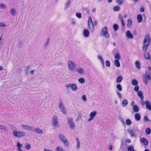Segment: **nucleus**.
Instances as JSON below:
<instances>
[{"label": "nucleus", "instance_id": "1", "mask_svg": "<svg viewBox=\"0 0 151 151\" xmlns=\"http://www.w3.org/2000/svg\"><path fill=\"white\" fill-rule=\"evenodd\" d=\"M150 42V38L148 34H147L144 39L143 42L142 50H146L148 47Z\"/></svg>", "mask_w": 151, "mask_h": 151}, {"label": "nucleus", "instance_id": "2", "mask_svg": "<svg viewBox=\"0 0 151 151\" xmlns=\"http://www.w3.org/2000/svg\"><path fill=\"white\" fill-rule=\"evenodd\" d=\"M67 64L68 69L70 71H73L76 67V63L70 60L68 61Z\"/></svg>", "mask_w": 151, "mask_h": 151}, {"label": "nucleus", "instance_id": "3", "mask_svg": "<svg viewBox=\"0 0 151 151\" xmlns=\"http://www.w3.org/2000/svg\"><path fill=\"white\" fill-rule=\"evenodd\" d=\"M12 133L14 136L18 137H22L26 135L24 132L16 130H13Z\"/></svg>", "mask_w": 151, "mask_h": 151}, {"label": "nucleus", "instance_id": "4", "mask_svg": "<svg viewBox=\"0 0 151 151\" xmlns=\"http://www.w3.org/2000/svg\"><path fill=\"white\" fill-rule=\"evenodd\" d=\"M65 87L67 88H70L73 91H76L78 89L76 83H71L67 84L65 85Z\"/></svg>", "mask_w": 151, "mask_h": 151}, {"label": "nucleus", "instance_id": "5", "mask_svg": "<svg viewBox=\"0 0 151 151\" xmlns=\"http://www.w3.org/2000/svg\"><path fill=\"white\" fill-rule=\"evenodd\" d=\"M101 35L106 38H108L109 37V35L108 32V28L106 27H104L102 28Z\"/></svg>", "mask_w": 151, "mask_h": 151}, {"label": "nucleus", "instance_id": "6", "mask_svg": "<svg viewBox=\"0 0 151 151\" xmlns=\"http://www.w3.org/2000/svg\"><path fill=\"white\" fill-rule=\"evenodd\" d=\"M151 79L150 74L149 71L146 72L145 74L143 76V81L145 84H146L148 83V81Z\"/></svg>", "mask_w": 151, "mask_h": 151}, {"label": "nucleus", "instance_id": "7", "mask_svg": "<svg viewBox=\"0 0 151 151\" xmlns=\"http://www.w3.org/2000/svg\"><path fill=\"white\" fill-rule=\"evenodd\" d=\"M59 138L65 146H68V143L67 140L63 135L59 134Z\"/></svg>", "mask_w": 151, "mask_h": 151}, {"label": "nucleus", "instance_id": "8", "mask_svg": "<svg viewBox=\"0 0 151 151\" xmlns=\"http://www.w3.org/2000/svg\"><path fill=\"white\" fill-rule=\"evenodd\" d=\"M88 25L89 29L92 31H93L94 29V25L92 22V19L91 17H88Z\"/></svg>", "mask_w": 151, "mask_h": 151}, {"label": "nucleus", "instance_id": "9", "mask_svg": "<svg viewBox=\"0 0 151 151\" xmlns=\"http://www.w3.org/2000/svg\"><path fill=\"white\" fill-rule=\"evenodd\" d=\"M67 122L70 129H73L74 128L75 125V124L73 122V120L72 118H67Z\"/></svg>", "mask_w": 151, "mask_h": 151}, {"label": "nucleus", "instance_id": "10", "mask_svg": "<svg viewBox=\"0 0 151 151\" xmlns=\"http://www.w3.org/2000/svg\"><path fill=\"white\" fill-rule=\"evenodd\" d=\"M52 124L54 127H56L59 126L57 121V118L56 116H54L52 117Z\"/></svg>", "mask_w": 151, "mask_h": 151}, {"label": "nucleus", "instance_id": "11", "mask_svg": "<svg viewBox=\"0 0 151 151\" xmlns=\"http://www.w3.org/2000/svg\"><path fill=\"white\" fill-rule=\"evenodd\" d=\"M59 106L62 113L63 114H66V111L64 105L62 102H59Z\"/></svg>", "mask_w": 151, "mask_h": 151}, {"label": "nucleus", "instance_id": "12", "mask_svg": "<svg viewBox=\"0 0 151 151\" xmlns=\"http://www.w3.org/2000/svg\"><path fill=\"white\" fill-rule=\"evenodd\" d=\"M97 112L95 111H94L91 112L89 115V118L88 119V121L90 122L92 120L93 118L96 115Z\"/></svg>", "mask_w": 151, "mask_h": 151}, {"label": "nucleus", "instance_id": "13", "mask_svg": "<svg viewBox=\"0 0 151 151\" xmlns=\"http://www.w3.org/2000/svg\"><path fill=\"white\" fill-rule=\"evenodd\" d=\"M82 117H83L84 119H86V116H85L82 115L81 113H78V115L76 119V122L78 121L79 120L81 119V121L83 122V120Z\"/></svg>", "mask_w": 151, "mask_h": 151}, {"label": "nucleus", "instance_id": "14", "mask_svg": "<svg viewBox=\"0 0 151 151\" xmlns=\"http://www.w3.org/2000/svg\"><path fill=\"white\" fill-rule=\"evenodd\" d=\"M10 12L11 14L13 16L18 15V12L14 8H12L10 9Z\"/></svg>", "mask_w": 151, "mask_h": 151}, {"label": "nucleus", "instance_id": "15", "mask_svg": "<svg viewBox=\"0 0 151 151\" xmlns=\"http://www.w3.org/2000/svg\"><path fill=\"white\" fill-rule=\"evenodd\" d=\"M21 128L23 129L27 130L29 131H32V127L30 126L24 124H22L21 126Z\"/></svg>", "mask_w": 151, "mask_h": 151}, {"label": "nucleus", "instance_id": "16", "mask_svg": "<svg viewBox=\"0 0 151 151\" xmlns=\"http://www.w3.org/2000/svg\"><path fill=\"white\" fill-rule=\"evenodd\" d=\"M76 71L79 74H83L85 73L84 70L82 68L79 67L76 69Z\"/></svg>", "mask_w": 151, "mask_h": 151}, {"label": "nucleus", "instance_id": "17", "mask_svg": "<svg viewBox=\"0 0 151 151\" xmlns=\"http://www.w3.org/2000/svg\"><path fill=\"white\" fill-rule=\"evenodd\" d=\"M140 142L141 143L145 146H147L149 144L148 141L145 138H142L140 139Z\"/></svg>", "mask_w": 151, "mask_h": 151}, {"label": "nucleus", "instance_id": "18", "mask_svg": "<svg viewBox=\"0 0 151 151\" xmlns=\"http://www.w3.org/2000/svg\"><path fill=\"white\" fill-rule=\"evenodd\" d=\"M90 34V32L88 30L86 29H84L83 32V35L85 37H88Z\"/></svg>", "mask_w": 151, "mask_h": 151}, {"label": "nucleus", "instance_id": "19", "mask_svg": "<svg viewBox=\"0 0 151 151\" xmlns=\"http://www.w3.org/2000/svg\"><path fill=\"white\" fill-rule=\"evenodd\" d=\"M98 59L100 61L102 65V68H104V62L102 56L100 55H98L97 56Z\"/></svg>", "mask_w": 151, "mask_h": 151}, {"label": "nucleus", "instance_id": "20", "mask_svg": "<svg viewBox=\"0 0 151 151\" xmlns=\"http://www.w3.org/2000/svg\"><path fill=\"white\" fill-rule=\"evenodd\" d=\"M118 19L121 21L122 25V27H124V21L123 19V17L120 14H119L118 15Z\"/></svg>", "mask_w": 151, "mask_h": 151}, {"label": "nucleus", "instance_id": "21", "mask_svg": "<svg viewBox=\"0 0 151 151\" xmlns=\"http://www.w3.org/2000/svg\"><path fill=\"white\" fill-rule=\"evenodd\" d=\"M134 117L136 121H139L140 120L141 116L139 113H137L134 114Z\"/></svg>", "mask_w": 151, "mask_h": 151}, {"label": "nucleus", "instance_id": "22", "mask_svg": "<svg viewBox=\"0 0 151 151\" xmlns=\"http://www.w3.org/2000/svg\"><path fill=\"white\" fill-rule=\"evenodd\" d=\"M126 35L129 38L132 39L133 38V35L129 30L127 31L126 32Z\"/></svg>", "mask_w": 151, "mask_h": 151}, {"label": "nucleus", "instance_id": "23", "mask_svg": "<svg viewBox=\"0 0 151 151\" xmlns=\"http://www.w3.org/2000/svg\"><path fill=\"white\" fill-rule=\"evenodd\" d=\"M17 149L18 151H21L22 150L21 148L22 147V145L19 142H17Z\"/></svg>", "mask_w": 151, "mask_h": 151}, {"label": "nucleus", "instance_id": "24", "mask_svg": "<svg viewBox=\"0 0 151 151\" xmlns=\"http://www.w3.org/2000/svg\"><path fill=\"white\" fill-rule=\"evenodd\" d=\"M146 108L149 110H151V105L150 102L148 101H146L145 102Z\"/></svg>", "mask_w": 151, "mask_h": 151}, {"label": "nucleus", "instance_id": "25", "mask_svg": "<svg viewBox=\"0 0 151 151\" xmlns=\"http://www.w3.org/2000/svg\"><path fill=\"white\" fill-rule=\"evenodd\" d=\"M144 56L145 58L146 59L149 60L151 59V58L149 56V53L148 52H145L144 53Z\"/></svg>", "mask_w": 151, "mask_h": 151}, {"label": "nucleus", "instance_id": "26", "mask_svg": "<svg viewBox=\"0 0 151 151\" xmlns=\"http://www.w3.org/2000/svg\"><path fill=\"white\" fill-rule=\"evenodd\" d=\"M114 58L115 60H120L121 59L120 55L119 53H117L114 55Z\"/></svg>", "mask_w": 151, "mask_h": 151}, {"label": "nucleus", "instance_id": "27", "mask_svg": "<svg viewBox=\"0 0 151 151\" xmlns=\"http://www.w3.org/2000/svg\"><path fill=\"white\" fill-rule=\"evenodd\" d=\"M121 9V7L119 6H114L113 8V11L114 12H117L119 11Z\"/></svg>", "mask_w": 151, "mask_h": 151}, {"label": "nucleus", "instance_id": "28", "mask_svg": "<svg viewBox=\"0 0 151 151\" xmlns=\"http://www.w3.org/2000/svg\"><path fill=\"white\" fill-rule=\"evenodd\" d=\"M71 1L70 0H68L65 4V9H66L68 8L70 4Z\"/></svg>", "mask_w": 151, "mask_h": 151}, {"label": "nucleus", "instance_id": "29", "mask_svg": "<svg viewBox=\"0 0 151 151\" xmlns=\"http://www.w3.org/2000/svg\"><path fill=\"white\" fill-rule=\"evenodd\" d=\"M132 109H133V111L134 112H137L139 111V108L137 105L133 106V107H132Z\"/></svg>", "mask_w": 151, "mask_h": 151}, {"label": "nucleus", "instance_id": "30", "mask_svg": "<svg viewBox=\"0 0 151 151\" xmlns=\"http://www.w3.org/2000/svg\"><path fill=\"white\" fill-rule=\"evenodd\" d=\"M137 95L142 100L143 99L144 97L141 91H139L137 92Z\"/></svg>", "mask_w": 151, "mask_h": 151}, {"label": "nucleus", "instance_id": "31", "mask_svg": "<svg viewBox=\"0 0 151 151\" xmlns=\"http://www.w3.org/2000/svg\"><path fill=\"white\" fill-rule=\"evenodd\" d=\"M131 83L132 85L135 86L138 84V82L136 79H134L132 80Z\"/></svg>", "mask_w": 151, "mask_h": 151}, {"label": "nucleus", "instance_id": "32", "mask_svg": "<svg viewBox=\"0 0 151 151\" xmlns=\"http://www.w3.org/2000/svg\"><path fill=\"white\" fill-rule=\"evenodd\" d=\"M132 21L131 19H129L127 21V26L128 28H130L131 27Z\"/></svg>", "mask_w": 151, "mask_h": 151}, {"label": "nucleus", "instance_id": "33", "mask_svg": "<svg viewBox=\"0 0 151 151\" xmlns=\"http://www.w3.org/2000/svg\"><path fill=\"white\" fill-rule=\"evenodd\" d=\"M114 64L115 66L117 67H119L120 66V63L118 60H115L114 61Z\"/></svg>", "mask_w": 151, "mask_h": 151}, {"label": "nucleus", "instance_id": "34", "mask_svg": "<svg viewBox=\"0 0 151 151\" xmlns=\"http://www.w3.org/2000/svg\"><path fill=\"white\" fill-rule=\"evenodd\" d=\"M137 19L139 23H140L142 21V17L140 14H139L137 16Z\"/></svg>", "mask_w": 151, "mask_h": 151}, {"label": "nucleus", "instance_id": "35", "mask_svg": "<svg viewBox=\"0 0 151 151\" xmlns=\"http://www.w3.org/2000/svg\"><path fill=\"white\" fill-rule=\"evenodd\" d=\"M78 81L79 83L83 84L85 82V79L84 78H81L78 79Z\"/></svg>", "mask_w": 151, "mask_h": 151}, {"label": "nucleus", "instance_id": "36", "mask_svg": "<svg viewBox=\"0 0 151 151\" xmlns=\"http://www.w3.org/2000/svg\"><path fill=\"white\" fill-rule=\"evenodd\" d=\"M123 79V77L122 76H118L116 80V82L117 83H119L121 82Z\"/></svg>", "mask_w": 151, "mask_h": 151}, {"label": "nucleus", "instance_id": "37", "mask_svg": "<svg viewBox=\"0 0 151 151\" xmlns=\"http://www.w3.org/2000/svg\"><path fill=\"white\" fill-rule=\"evenodd\" d=\"M76 140L77 141V143L76 147L77 148L79 149L80 147V140L78 138H76Z\"/></svg>", "mask_w": 151, "mask_h": 151}, {"label": "nucleus", "instance_id": "38", "mask_svg": "<svg viewBox=\"0 0 151 151\" xmlns=\"http://www.w3.org/2000/svg\"><path fill=\"white\" fill-rule=\"evenodd\" d=\"M128 104V101L126 100H124L122 101V105L123 107H125Z\"/></svg>", "mask_w": 151, "mask_h": 151}, {"label": "nucleus", "instance_id": "39", "mask_svg": "<svg viewBox=\"0 0 151 151\" xmlns=\"http://www.w3.org/2000/svg\"><path fill=\"white\" fill-rule=\"evenodd\" d=\"M135 65L136 68L137 69H139L140 68V64L138 61H135Z\"/></svg>", "mask_w": 151, "mask_h": 151}, {"label": "nucleus", "instance_id": "40", "mask_svg": "<svg viewBox=\"0 0 151 151\" xmlns=\"http://www.w3.org/2000/svg\"><path fill=\"white\" fill-rule=\"evenodd\" d=\"M145 132L147 134H150L151 133L150 129L149 127L147 128L145 130Z\"/></svg>", "mask_w": 151, "mask_h": 151}, {"label": "nucleus", "instance_id": "41", "mask_svg": "<svg viewBox=\"0 0 151 151\" xmlns=\"http://www.w3.org/2000/svg\"><path fill=\"white\" fill-rule=\"evenodd\" d=\"M56 150V151H64V150L61 147L59 146L57 147Z\"/></svg>", "mask_w": 151, "mask_h": 151}, {"label": "nucleus", "instance_id": "42", "mask_svg": "<svg viewBox=\"0 0 151 151\" xmlns=\"http://www.w3.org/2000/svg\"><path fill=\"white\" fill-rule=\"evenodd\" d=\"M117 89L119 91H121L122 90V88L121 85L119 84L116 85Z\"/></svg>", "mask_w": 151, "mask_h": 151}, {"label": "nucleus", "instance_id": "43", "mask_svg": "<svg viewBox=\"0 0 151 151\" xmlns=\"http://www.w3.org/2000/svg\"><path fill=\"white\" fill-rule=\"evenodd\" d=\"M35 132L39 133L42 134V130L39 128L36 129H35Z\"/></svg>", "mask_w": 151, "mask_h": 151}, {"label": "nucleus", "instance_id": "44", "mask_svg": "<svg viewBox=\"0 0 151 151\" xmlns=\"http://www.w3.org/2000/svg\"><path fill=\"white\" fill-rule=\"evenodd\" d=\"M116 2L119 5H121L124 2V0H116Z\"/></svg>", "mask_w": 151, "mask_h": 151}, {"label": "nucleus", "instance_id": "45", "mask_svg": "<svg viewBox=\"0 0 151 151\" xmlns=\"http://www.w3.org/2000/svg\"><path fill=\"white\" fill-rule=\"evenodd\" d=\"M81 99L83 102H85L86 101L87 99L86 96L85 95H83L81 97Z\"/></svg>", "mask_w": 151, "mask_h": 151}, {"label": "nucleus", "instance_id": "46", "mask_svg": "<svg viewBox=\"0 0 151 151\" xmlns=\"http://www.w3.org/2000/svg\"><path fill=\"white\" fill-rule=\"evenodd\" d=\"M118 25L116 24H114L113 25V27L114 30H117L118 28Z\"/></svg>", "mask_w": 151, "mask_h": 151}, {"label": "nucleus", "instance_id": "47", "mask_svg": "<svg viewBox=\"0 0 151 151\" xmlns=\"http://www.w3.org/2000/svg\"><path fill=\"white\" fill-rule=\"evenodd\" d=\"M126 123L127 125H129L131 124V122L129 119H127L126 121Z\"/></svg>", "mask_w": 151, "mask_h": 151}, {"label": "nucleus", "instance_id": "48", "mask_svg": "<svg viewBox=\"0 0 151 151\" xmlns=\"http://www.w3.org/2000/svg\"><path fill=\"white\" fill-rule=\"evenodd\" d=\"M76 16L78 18H81V13L77 12L76 13Z\"/></svg>", "mask_w": 151, "mask_h": 151}, {"label": "nucleus", "instance_id": "49", "mask_svg": "<svg viewBox=\"0 0 151 151\" xmlns=\"http://www.w3.org/2000/svg\"><path fill=\"white\" fill-rule=\"evenodd\" d=\"M105 64L106 66L107 67H109L110 66V63L109 61L107 60L105 62Z\"/></svg>", "mask_w": 151, "mask_h": 151}, {"label": "nucleus", "instance_id": "50", "mask_svg": "<svg viewBox=\"0 0 151 151\" xmlns=\"http://www.w3.org/2000/svg\"><path fill=\"white\" fill-rule=\"evenodd\" d=\"M129 132L131 136H135V134L133 130H129Z\"/></svg>", "mask_w": 151, "mask_h": 151}, {"label": "nucleus", "instance_id": "51", "mask_svg": "<svg viewBox=\"0 0 151 151\" xmlns=\"http://www.w3.org/2000/svg\"><path fill=\"white\" fill-rule=\"evenodd\" d=\"M0 7L2 9H4L6 8V6L2 4H0Z\"/></svg>", "mask_w": 151, "mask_h": 151}, {"label": "nucleus", "instance_id": "52", "mask_svg": "<svg viewBox=\"0 0 151 151\" xmlns=\"http://www.w3.org/2000/svg\"><path fill=\"white\" fill-rule=\"evenodd\" d=\"M128 151H134L133 147L132 146L129 147L128 149Z\"/></svg>", "mask_w": 151, "mask_h": 151}, {"label": "nucleus", "instance_id": "53", "mask_svg": "<svg viewBox=\"0 0 151 151\" xmlns=\"http://www.w3.org/2000/svg\"><path fill=\"white\" fill-rule=\"evenodd\" d=\"M0 129H3L4 131H7V129L4 126L0 125Z\"/></svg>", "mask_w": 151, "mask_h": 151}, {"label": "nucleus", "instance_id": "54", "mask_svg": "<svg viewBox=\"0 0 151 151\" xmlns=\"http://www.w3.org/2000/svg\"><path fill=\"white\" fill-rule=\"evenodd\" d=\"M139 89V87L138 85H136L135 86V87L134 88V90L135 91H138Z\"/></svg>", "mask_w": 151, "mask_h": 151}, {"label": "nucleus", "instance_id": "55", "mask_svg": "<svg viewBox=\"0 0 151 151\" xmlns=\"http://www.w3.org/2000/svg\"><path fill=\"white\" fill-rule=\"evenodd\" d=\"M116 93L119 98V99H120L121 97V93L118 91H117L116 92Z\"/></svg>", "mask_w": 151, "mask_h": 151}, {"label": "nucleus", "instance_id": "56", "mask_svg": "<svg viewBox=\"0 0 151 151\" xmlns=\"http://www.w3.org/2000/svg\"><path fill=\"white\" fill-rule=\"evenodd\" d=\"M25 147L27 149L29 150L31 148V146L29 144L26 145L25 146Z\"/></svg>", "mask_w": 151, "mask_h": 151}, {"label": "nucleus", "instance_id": "57", "mask_svg": "<svg viewBox=\"0 0 151 151\" xmlns=\"http://www.w3.org/2000/svg\"><path fill=\"white\" fill-rule=\"evenodd\" d=\"M49 39H48L46 42L45 43V46H47V45L49 43Z\"/></svg>", "mask_w": 151, "mask_h": 151}, {"label": "nucleus", "instance_id": "58", "mask_svg": "<svg viewBox=\"0 0 151 151\" xmlns=\"http://www.w3.org/2000/svg\"><path fill=\"white\" fill-rule=\"evenodd\" d=\"M6 26V25L5 24L3 23H0V27H5Z\"/></svg>", "mask_w": 151, "mask_h": 151}, {"label": "nucleus", "instance_id": "59", "mask_svg": "<svg viewBox=\"0 0 151 151\" xmlns=\"http://www.w3.org/2000/svg\"><path fill=\"white\" fill-rule=\"evenodd\" d=\"M144 120L145 121H148L149 119H148L147 117L146 116H145L144 117Z\"/></svg>", "mask_w": 151, "mask_h": 151}, {"label": "nucleus", "instance_id": "60", "mask_svg": "<svg viewBox=\"0 0 151 151\" xmlns=\"http://www.w3.org/2000/svg\"><path fill=\"white\" fill-rule=\"evenodd\" d=\"M109 148L110 150H111L112 149V146L111 145H109Z\"/></svg>", "mask_w": 151, "mask_h": 151}, {"label": "nucleus", "instance_id": "61", "mask_svg": "<svg viewBox=\"0 0 151 151\" xmlns=\"http://www.w3.org/2000/svg\"><path fill=\"white\" fill-rule=\"evenodd\" d=\"M44 151H52L51 150L46 149V148H44Z\"/></svg>", "mask_w": 151, "mask_h": 151}, {"label": "nucleus", "instance_id": "62", "mask_svg": "<svg viewBox=\"0 0 151 151\" xmlns=\"http://www.w3.org/2000/svg\"><path fill=\"white\" fill-rule=\"evenodd\" d=\"M145 10V9H144L142 7V8H141L140 9V11L141 12H143Z\"/></svg>", "mask_w": 151, "mask_h": 151}, {"label": "nucleus", "instance_id": "63", "mask_svg": "<svg viewBox=\"0 0 151 151\" xmlns=\"http://www.w3.org/2000/svg\"><path fill=\"white\" fill-rule=\"evenodd\" d=\"M76 23V22L74 20H73L72 21L71 23L72 24L74 25Z\"/></svg>", "mask_w": 151, "mask_h": 151}, {"label": "nucleus", "instance_id": "64", "mask_svg": "<svg viewBox=\"0 0 151 151\" xmlns=\"http://www.w3.org/2000/svg\"><path fill=\"white\" fill-rule=\"evenodd\" d=\"M134 101H132L131 103V105H132V107H133V106H135L136 105H134Z\"/></svg>", "mask_w": 151, "mask_h": 151}]
</instances>
